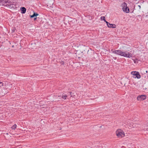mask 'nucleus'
Listing matches in <instances>:
<instances>
[{"instance_id": "7ed1b4c3", "label": "nucleus", "mask_w": 148, "mask_h": 148, "mask_svg": "<svg viewBox=\"0 0 148 148\" xmlns=\"http://www.w3.org/2000/svg\"><path fill=\"white\" fill-rule=\"evenodd\" d=\"M131 74L135 76V78H137V79H140L141 77V76L138 72L132 71L131 72Z\"/></svg>"}, {"instance_id": "20e7f679", "label": "nucleus", "mask_w": 148, "mask_h": 148, "mask_svg": "<svg viewBox=\"0 0 148 148\" xmlns=\"http://www.w3.org/2000/svg\"><path fill=\"white\" fill-rule=\"evenodd\" d=\"M146 96L145 95H142L138 96L137 98V99L138 101L143 100L146 99Z\"/></svg>"}, {"instance_id": "4468645a", "label": "nucleus", "mask_w": 148, "mask_h": 148, "mask_svg": "<svg viewBox=\"0 0 148 148\" xmlns=\"http://www.w3.org/2000/svg\"><path fill=\"white\" fill-rule=\"evenodd\" d=\"M101 20H103L104 21H106V18L105 16H101Z\"/></svg>"}, {"instance_id": "a211bd4d", "label": "nucleus", "mask_w": 148, "mask_h": 148, "mask_svg": "<svg viewBox=\"0 0 148 148\" xmlns=\"http://www.w3.org/2000/svg\"><path fill=\"white\" fill-rule=\"evenodd\" d=\"M64 96V97H65L64 99H66V97L67 96V95H65Z\"/></svg>"}, {"instance_id": "2eb2a0df", "label": "nucleus", "mask_w": 148, "mask_h": 148, "mask_svg": "<svg viewBox=\"0 0 148 148\" xmlns=\"http://www.w3.org/2000/svg\"><path fill=\"white\" fill-rule=\"evenodd\" d=\"M60 63L61 64V65H64V62L63 61L61 60V61H60Z\"/></svg>"}, {"instance_id": "9d476101", "label": "nucleus", "mask_w": 148, "mask_h": 148, "mask_svg": "<svg viewBox=\"0 0 148 148\" xmlns=\"http://www.w3.org/2000/svg\"><path fill=\"white\" fill-rule=\"evenodd\" d=\"M3 91H1V92H0V93L1 94V95L2 96H4L6 94V91L4 89H3Z\"/></svg>"}, {"instance_id": "b1692460", "label": "nucleus", "mask_w": 148, "mask_h": 148, "mask_svg": "<svg viewBox=\"0 0 148 148\" xmlns=\"http://www.w3.org/2000/svg\"><path fill=\"white\" fill-rule=\"evenodd\" d=\"M138 7L139 8V9H140L141 8L140 6V5H138Z\"/></svg>"}, {"instance_id": "0eeeda50", "label": "nucleus", "mask_w": 148, "mask_h": 148, "mask_svg": "<svg viewBox=\"0 0 148 148\" xmlns=\"http://www.w3.org/2000/svg\"><path fill=\"white\" fill-rule=\"evenodd\" d=\"M7 2V1L5 0H0V4L2 5H5Z\"/></svg>"}, {"instance_id": "f3484780", "label": "nucleus", "mask_w": 148, "mask_h": 148, "mask_svg": "<svg viewBox=\"0 0 148 148\" xmlns=\"http://www.w3.org/2000/svg\"><path fill=\"white\" fill-rule=\"evenodd\" d=\"M3 85V84L2 82H0V87L2 86Z\"/></svg>"}, {"instance_id": "423d86ee", "label": "nucleus", "mask_w": 148, "mask_h": 148, "mask_svg": "<svg viewBox=\"0 0 148 148\" xmlns=\"http://www.w3.org/2000/svg\"><path fill=\"white\" fill-rule=\"evenodd\" d=\"M20 10L21 13L25 14L26 12V9L25 8L22 7L21 8Z\"/></svg>"}, {"instance_id": "dca6fc26", "label": "nucleus", "mask_w": 148, "mask_h": 148, "mask_svg": "<svg viewBox=\"0 0 148 148\" xmlns=\"http://www.w3.org/2000/svg\"><path fill=\"white\" fill-rule=\"evenodd\" d=\"M137 61H138L137 59H136L135 60H134V62L135 63H138V62Z\"/></svg>"}, {"instance_id": "f8f14e48", "label": "nucleus", "mask_w": 148, "mask_h": 148, "mask_svg": "<svg viewBox=\"0 0 148 148\" xmlns=\"http://www.w3.org/2000/svg\"><path fill=\"white\" fill-rule=\"evenodd\" d=\"M16 127H17L16 125V124H15L13 125L11 127V128L12 130H15L16 128Z\"/></svg>"}, {"instance_id": "6ab92c4d", "label": "nucleus", "mask_w": 148, "mask_h": 148, "mask_svg": "<svg viewBox=\"0 0 148 148\" xmlns=\"http://www.w3.org/2000/svg\"><path fill=\"white\" fill-rule=\"evenodd\" d=\"M64 96V97H65L64 99H66V97L67 96V95H65Z\"/></svg>"}, {"instance_id": "bb28decb", "label": "nucleus", "mask_w": 148, "mask_h": 148, "mask_svg": "<svg viewBox=\"0 0 148 148\" xmlns=\"http://www.w3.org/2000/svg\"><path fill=\"white\" fill-rule=\"evenodd\" d=\"M147 14H148V12L147 13Z\"/></svg>"}, {"instance_id": "6e6552de", "label": "nucleus", "mask_w": 148, "mask_h": 148, "mask_svg": "<svg viewBox=\"0 0 148 148\" xmlns=\"http://www.w3.org/2000/svg\"><path fill=\"white\" fill-rule=\"evenodd\" d=\"M123 10L124 12L126 13H129L130 12L129 9L127 7H126V8H125Z\"/></svg>"}, {"instance_id": "f257e3e1", "label": "nucleus", "mask_w": 148, "mask_h": 148, "mask_svg": "<svg viewBox=\"0 0 148 148\" xmlns=\"http://www.w3.org/2000/svg\"><path fill=\"white\" fill-rule=\"evenodd\" d=\"M111 51L112 53L114 54L125 57L130 58L132 57V55L131 53H129V52L127 51L123 52L121 50H114L113 49H111Z\"/></svg>"}, {"instance_id": "39448f33", "label": "nucleus", "mask_w": 148, "mask_h": 148, "mask_svg": "<svg viewBox=\"0 0 148 148\" xmlns=\"http://www.w3.org/2000/svg\"><path fill=\"white\" fill-rule=\"evenodd\" d=\"M107 26L108 27L112 28H115L116 27V25L114 24H110L109 23H107Z\"/></svg>"}, {"instance_id": "5701e85b", "label": "nucleus", "mask_w": 148, "mask_h": 148, "mask_svg": "<svg viewBox=\"0 0 148 148\" xmlns=\"http://www.w3.org/2000/svg\"><path fill=\"white\" fill-rule=\"evenodd\" d=\"M37 19V18H34V20H36Z\"/></svg>"}, {"instance_id": "aec40b11", "label": "nucleus", "mask_w": 148, "mask_h": 148, "mask_svg": "<svg viewBox=\"0 0 148 148\" xmlns=\"http://www.w3.org/2000/svg\"><path fill=\"white\" fill-rule=\"evenodd\" d=\"M69 93H70V96H71V97L72 96L71 94V93H72V92H69Z\"/></svg>"}, {"instance_id": "412c9836", "label": "nucleus", "mask_w": 148, "mask_h": 148, "mask_svg": "<svg viewBox=\"0 0 148 148\" xmlns=\"http://www.w3.org/2000/svg\"><path fill=\"white\" fill-rule=\"evenodd\" d=\"M113 58L114 59V60H116V59H117V58L116 57H114Z\"/></svg>"}, {"instance_id": "f03ea898", "label": "nucleus", "mask_w": 148, "mask_h": 148, "mask_svg": "<svg viewBox=\"0 0 148 148\" xmlns=\"http://www.w3.org/2000/svg\"><path fill=\"white\" fill-rule=\"evenodd\" d=\"M116 134L118 138H122L125 136L124 132L121 130H117L116 132Z\"/></svg>"}, {"instance_id": "393cba45", "label": "nucleus", "mask_w": 148, "mask_h": 148, "mask_svg": "<svg viewBox=\"0 0 148 148\" xmlns=\"http://www.w3.org/2000/svg\"><path fill=\"white\" fill-rule=\"evenodd\" d=\"M62 97V98H63V99H64V98H65V97H64V96H63Z\"/></svg>"}, {"instance_id": "4be33fe9", "label": "nucleus", "mask_w": 148, "mask_h": 148, "mask_svg": "<svg viewBox=\"0 0 148 148\" xmlns=\"http://www.w3.org/2000/svg\"><path fill=\"white\" fill-rule=\"evenodd\" d=\"M104 21L106 22V23H107H107H108V22L107 21H106H106Z\"/></svg>"}, {"instance_id": "a878e982", "label": "nucleus", "mask_w": 148, "mask_h": 148, "mask_svg": "<svg viewBox=\"0 0 148 148\" xmlns=\"http://www.w3.org/2000/svg\"><path fill=\"white\" fill-rule=\"evenodd\" d=\"M12 32H14V30H12Z\"/></svg>"}, {"instance_id": "1a4fd4ad", "label": "nucleus", "mask_w": 148, "mask_h": 148, "mask_svg": "<svg viewBox=\"0 0 148 148\" xmlns=\"http://www.w3.org/2000/svg\"><path fill=\"white\" fill-rule=\"evenodd\" d=\"M122 9L123 10L125 8H126V7H127V4L125 2H124L122 4Z\"/></svg>"}, {"instance_id": "9b49d317", "label": "nucleus", "mask_w": 148, "mask_h": 148, "mask_svg": "<svg viewBox=\"0 0 148 148\" xmlns=\"http://www.w3.org/2000/svg\"><path fill=\"white\" fill-rule=\"evenodd\" d=\"M38 15V14L34 12L32 15L30 17L31 18H32L34 17H36Z\"/></svg>"}, {"instance_id": "ddd939ff", "label": "nucleus", "mask_w": 148, "mask_h": 148, "mask_svg": "<svg viewBox=\"0 0 148 148\" xmlns=\"http://www.w3.org/2000/svg\"><path fill=\"white\" fill-rule=\"evenodd\" d=\"M86 17L90 20H91L92 19V17L91 16L87 15Z\"/></svg>"}]
</instances>
